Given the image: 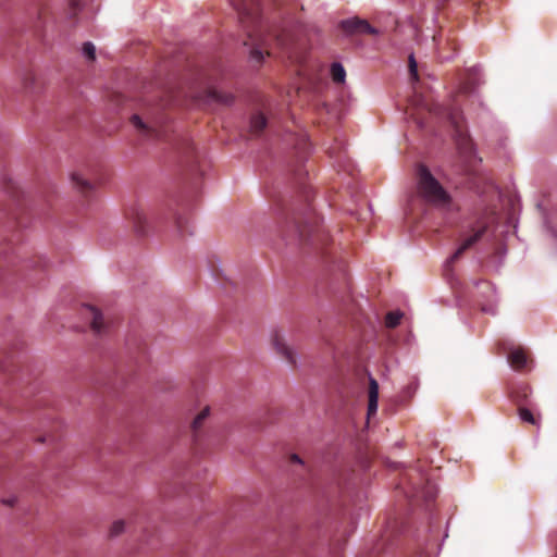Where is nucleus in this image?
Returning <instances> with one entry per match:
<instances>
[{
  "label": "nucleus",
  "instance_id": "2",
  "mask_svg": "<svg viewBox=\"0 0 557 557\" xmlns=\"http://www.w3.org/2000/svg\"><path fill=\"white\" fill-rule=\"evenodd\" d=\"M412 104L418 109L425 111L430 114L447 117L455 128L456 145L460 153H462L466 157H470L472 154L473 147L471 139L463 129L461 123V115L457 110L445 108L442 104L433 101L432 99L418 94H416L412 100Z\"/></svg>",
  "mask_w": 557,
  "mask_h": 557
},
{
  "label": "nucleus",
  "instance_id": "6",
  "mask_svg": "<svg viewBox=\"0 0 557 557\" xmlns=\"http://www.w3.org/2000/svg\"><path fill=\"white\" fill-rule=\"evenodd\" d=\"M126 220L132 224L137 236H145L148 231L147 219L144 209L138 205L128 207L125 211Z\"/></svg>",
  "mask_w": 557,
  "mask_h": 557
},
{
  "label": "nucleus",
  "instance_id": "30",
  "mask_svg": "<svg viewBox=\"0 0 557 557\" xmlns=\"http://www.w3.org/2000/svg\"><path fill=\"white\" fill-rule=\"evenodd\" d=\"M482 310L492 314L495 312L493 309H487L485 307H483Z\"/></svg>",
  "mask_w": 557,
  "mask_h": 557
},
{
  "label": "nucleus",
  "instance_id": "31",
  "mask_svg": "<svg viewBox=\"0 0 557 557\" xmlns=\"http://www.w3.org/2000/svg\"><path fill=\"white\" fill-rule=\"evenodd\" d=\"M5 252V249L3 248V245L0 244V253H4Z\"/></svg>",
  "mask_w": 557,
  "mask_h": 557
},
{
  "label": "nucleus",
  "instance_id": "9",
  "mask_svg": "<svg viewBox=\"0 0 557 557\" xmlns=\"http://www.w3.org/2000/svg\"><path fill=\"white\" fill-rule=\"evenodd\" d=\"M272 345L276 352L280 354L288 363L295 364V356L292 348L285 343L284 337L275 332L272 336Z\"/></svg>",
  "mask_w": 557,
  "mask_h": 557
},
{
  "label": "nucleus",
  "instance_id": "20",
  "mask_svg": "<svg viewBox=\"0 0 557 557\" xmlns=\"http://www.w3.org/2000/svg\"><path fill=\"white\" fill-rule=\"evenodd\" d=\"M175 225L177 231L183 235L185 233H189L188 227V218L183 214L175 215Z\"/></svg>",
  "mask_w": 557,
  "mask_h": 557
},
{
  "label": "nucleus",
  "instance_id": "5",
  "mask_svg": "<svg viewBox=\"0 0 557 557\" xmlns=\"http://www.w3.org/2000/svg\"><path fill=\"white\" fill-rule=\"evenodd\" d=\"M132 125L143 136L151 138L159 136V121L154 119L150 113H146L144 116L139 114H133L131 116Z\"/></svg>",
  "mask_w": 557,
  "mask_h": 557
},
{
  "label": "nucleus",
  "instance_id": "8",
  "mask_svg": "<svg viewBox=\"0 0 557 557\" xmlns=\"http://www.w3.org/2000/svg\"><path fill=\"white\" fill-rule=\"evenodd\" d=\"M341 27L348 34H377V30L372 27L368 21L358 17L343 21L341 23Z\"/></svg>",
  "mask_w": 557,
  "mask_h": 557
},
{
  "label": "nucleus",
  "instance_id": "12",
  "mask_svg": "<svg viewBox=\"0 0 557 557\" xmlns=\"http://www.w3.org/2000/svg\"><path fill=\"white\" fill-rule=\"evenodd\" d=\"M379 401V384L376 380L370 377L369 381V403H368V419L376 413Z\"/></svg>",
  "mask_w": 557,
  "mask_h": 557
},
{
  "label": "nucleus",
  "instance_id": "25",
  "mask_svg": "<svg viewBox=\"0 0 557 557\" xmlns=\"http://www.w3.org/2000/svg\"><path fill=\"white\" fill-rule=\"evenodd\" d=\"M409 74L413 81H418V65L413 55L409 57Z\"/></svg>",
  "mask_w": 557,
  "mask_h": 557
},
{
  "label": "nucleus",
  "instance_id": "28",
  "mask_svg": "<svg viewBox=\"0 0 557 557\" xmlns=\"http://www.w3.org/2000/svg\"><path fill=\"white\" fill-rule=\"evenodd\" d=\"M1 502L3 505L12 507L15 504L16 499L14 497H10V498H4Z\"/></svg>",
  "mask_w": 557,
  "mask_h": 557
},
{
  "label": "nucleus",
  "instance_id": "19",
  "mask_svg": "<svg viewBox=\"0 0 557 557\" xmlns=\"http://www.w3.org/2000/svg\"><path fill=\"white\" fill-rule=\"evenodd\" d=\"M518 413H519L520 419L523 422H528V423L533 424V425L537 424L536 418L534 417V414L528 408H525L523 406L519 407Z\"/></svg>",
  "mask_w": 557,
  "mask_h": 557
},
{
  "label": "nucleus",
  "instance_id": "24",
  "mask_svg": "<svg viewBox=\"0 0 557 557\" xmlns=\"http://www.w3.org/2000/svg\"><path fill=\"white\" fill-rule=\"evenodd\" d=\"M83 52L89 60H95L96 48L91 42H85L83 46Z\"/></svg>",
  "mask_w": 557,
  "mask_h": 557
},
{
  "label": "nucleus",
  "instance_id": "22",
  "mask_svg": "<svg viewBox=\"0 0 557 557\" xmlns=\"http://www.w3.org/2000/svg\"><path fill=\"white\" fill-rule=\"evenodd\" d=\"M36 77L33 72L25 73L23 77V86L26 90H32L35 84Z\"/></svg>",
  "mask_w": 557,
  "mask_h": 557
},
{
  "label": "nucleus",
  "instance_id": "7",
  "mask_svg": "<svg viewBox=\"0 0 557 557\" xmlns=\"http://www.w3.org/2000/svg\"><path fill=\"white\" fill-rule=\"evenodd\" d=\"M486 230H487L486 224L480 225L476 228H472L471 234L463 238L462 243L460 244L458 249L455 251V253L449 258L448 262L453 263V262L457 261L466 250L470 249L473 245H475L482 238V236L485 234Z\"/></svg>",
  "mask_w": 557,
  "mask_h": 557
},
{
  "label": "nucleus",
  "instance_id": "15",
  "mask_svg": "<svg viewBox=\"0 0 557 557\" xmlns=\"http://www.w3.org/2000/svg\"><path fill=\"white\" fill-rule=\"evenodd\" d=\"M210 409L209 407L203 408L194 419L191 423V430L194 433V436L197 437L198 433L205 422V420L209 417Z\"/></svg>",
  "mask_w": 557,
  "mask_h": 557
},
{
  "label": "nucleus",
  "instance_id": "29",
  "mask_svg": "<svg viewBox=\"0 0 557 557\" xmlns=\"http://www.w3.org/2000/svg\"><path fill=\"white\" fill-rule=\"evenodd\" d=\"M77 5H78V3H77V1H76V0H71V7H72L73 9H76V8H77Z\"/></svg>",
  "mask_w": 557,
  "mask_h": 557
},
{
  "label": "nucleus",
  "instance_id": "16",
  "mask_svg": "<svg viewBox=\"0 0 557 557\" xmlns=\"http://www.w3.org/2000/svg\"><path fill=\"white\" fill-rule=\"evenodd\" d=\"M331 76L334 83L342 84L345 82L346 72L341 63H333L331 65Z\"/></svg>",
  "mask_w": 557,
  "mask_h": 557
},
{
  "label": "nucleus",
  "instance_id": "13",
  "mask_svg": "<svg viewBox=\"0 0 557 557\" xmlns=\"http://www.w3.org/2000/svg\"><path fill=\"white\" fill-rule=\"evenodd\" d=\"M267 126V117L263 113L257 112L251 115L250 119V132L258 136Z\"/></svg>",
  "mask_w": 557,
  "mask_h": 557
},
{
  "label": "nucleus",
  "instance_id": "21",
  "mask_svg": "<svg viewBox=\"0 0 557 557\" xmlns=\"http://www.w3.org/2000/svg\"><path fill=\"white\" fill-rule=\"evenodd\" d=\"M528 387H523L521 392H512L511 393V398L512 400L519 406L521 407L522 404L525 401L527 397H528Z\"/></svg>",
  "mask_w": 557,
  "mask_h": 557
},
{
  "label": "nucleus",
  "instance_id": "10",
  "mask_svg": "<svg viewBox=\"0 0 557 557\" xmlns=\"http://www.w3.org/2000/svg\"><path fill=\"white\" fill-rule=\"evenodd\" d=\"M85 315L90 319L91 330L96 334H101L106 330V323L102 317V313L98 311L97 308L92 306L85 307Z\"/></svg>",
  "mask_w": 557,
  "mask_h": 557
},
{
  "label": "nucleus",
  "instance_id": "17",
  "mask_svg": "<svg viewBox=\"0 0 557 557\" xmlns=\"http://www.w3.org/2000/svg\"><path fill=\"white\" fill-rule=\"evenodd\" d=\"M208 97L216 102L228 104L233 101V96L226 92H222L215 89L208 91Z\"/></svg>",
  "mask_w": 557,
  "mask_h": 557
},
{
  "label": "nucleus",
  "instance_id": "27",
  "mask_svg": "<svg viewBox=\"0 0 557 557\" xmlns=\"http://www.w3.org/2000/svg\"><path fill=\"white\" fill-rule=\"evenodd\" d=\"M289 460H290V462H294V463L304 465V461L301 460V458L296 454L290 455Z\"/></svg>",
  "mask_w": 557,
  "mask_h": 557
},
{
  "label": "nucleus",
  "instance_id": "1",
  "mask_svg": "<svg viewBox=\"0 0 557 557\" xmlns=\"http://www.w3.org/2000/svg\"><path fill=\"white\" fill-rule=\"evenodd\" d=\"M230 2L247 32V40L244 45L251 48L250 55L253 60L260 63L264 55L274 53V47L288 48L292 41L290 34L283 27H269L262 23L259 0H230Z\"/></svg>",
  "mask_w": 557,
  "mask_h": 557
},
{
  "label": "nucleus",
  "instance_id": "11",
  "mask_svg": "<svg viewBox=\"0 0 557 557\" xmlns=\"http://www.w3.org/2000/svg\"><path fill=\"white\" fill-rule=\"evenodd\" d=\"M508 361L515 370L521 371L528 367L529 358L522 348H516L509 352Z\"/></svg>",
  "mask_w": 557,
  "mask_h": 557
},
{
  "label": "nucleus",
  "instance_id": "26",
  "mask_svg": "<svg viewBox=\"0 0 557 557\" xmlns=\"http://www.w3.org/2000/svg\"><path fill=\"white\" fill-rule=\"evenodd\" d=\"M450 0H437L436 1V10H443L447 3L449 2Z\"/></svg>",
  "mask_w": 557,
  "mask_h": 557
},
{
  "label": "nucleus",
  "instance_id": "23",
  "mask_svg": "<svg viewBox=\"0 0 557 557\" xmlns=\"http://www.w3.org/2000/svg\"><path fill=\"white\" fill-rule=\"evenodd\" d=\"M125 522L123 520L114 521L110 529V536H117L124 531Z\"/></svg>",
  "mask_w": 557,
  "mask_h": 557
},
{
  "label": "nucleus",
  "instance_id": "4",
  "mask_svg": "<svg viewBox=\"0 0 557 557\" xmlns=\"http://www.w3.org/2000/svg\"><path fill=\"white\" fill-rule=\"evenodd\" d=\"M293 232L299 240L315 244V242L320 240V225L318 218L312 213H308L301 221H298L295 218Z\"/></svg>",
  "mask_w": 557,
  "mask_h": 557
},
{
  "label": "nucleus",
  "instance_id": "14",
  "mask_svg": "<svg viewBox=\"0 0 557 557\" xmlns=\"http://www.w3.org/2000/svg\"><path fill=\"white\" fill-rule=\"evenodd\" d=\"M72 182L82 194L87 195L92 190L91 183L84 178L79 173L72 174Z\"/></svg>",
  "mask_w": 557,
  "mask_h": 557
},
{
  "label": "nucleus",
  "instance_id": "18",
  "mask_svg": "<svg viewBox=\"0 0 557 557\" xmlns=\"http://www.w3.org/2000/svg\"><path fill=\"white\" fill-rule=\"evenodd\" d=\"M403 318V313L400 311H391L385 317V326L388 329L396 327Z\"/></svg>",
  "mask_w": 557,
  "mask_h": 557
},
{
  "label": "nucleus",
  "instance_id": "3",
  "mask_svg": "<svg viewBox=\"0 0 557 557\" xmlns=\"http://www.w3.org/2000/svg\"><path fill=\"white\" fill-rule=\"evenodd\" d=\"M418 195L428 203L445 210H450L453 199L449 193L443 187L440 181L431 173L424 164L416 168Z\"/></svg>",
  "mask_w": 557,
  "mask_h": 557
}]
</instances>
